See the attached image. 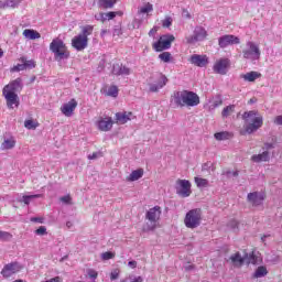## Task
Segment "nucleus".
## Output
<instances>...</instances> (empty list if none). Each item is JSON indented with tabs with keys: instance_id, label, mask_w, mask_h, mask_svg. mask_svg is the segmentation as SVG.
Returning a JSON list of instances; mask_svg holds the SVG:
<instances>
[{
	"instance_id": "1",
	"label": "nucleus",
	"mask_w": 282,
	"mask_h": 282,
	"mask_svg": "<svg viewBox=\"0 0 282 282\" xmlns=\"http://www.w3.org/2000/svg\"><path fill=\"white\" fill-rule=\"evenodd\" d=\"M172 102L176 107H197L199 105V95L191 90L174 91Z\"/></svg>"
},
{
	"instance_id": "2",
	"label": "nucleus",
	"mask_w": 282,
	"mask_h": 282,
	"mask_svg": "<svg viewBox=\"0 0 282 282\" xmlns=\"http://www.w3.org/2000/svg\"><path fill=\"white\" fill-rule=\"evenodd\" d=\"M242 120H245V131L249 135L259 131L263 127V116L259 115V111L251 110L245 111L242 115Z\"/></svg>"
},
{
	"instance_id": "3",
	"label": "nucleus",
	"mask_w": 282,
	"mask_h": 282,
	"mask_svg": "<svg viewBox=\"0 0 282 282\" xmlns=\"http://www.w3.org/2000/svg\"><path fill=\"white\" fill-rule=\"evenodd\" d=\"M50 51L54 53V58L57 62L65 61L69 58V51L67 50V45L63 40L56 37L50 44Z\"/></svg>"
},
{
	"instance_id": "4",
	"label": "nucleus",
	"mask_w": 282,
	"mask_h": 282,
	"mask_svg": "<svg viewBox=\"0 0 282 282\" xmlns=\"http://www.w3.org/2000/svg\"><path fill=\"white\" fill-rule=\"evenodd\" d=\"M242 56L247 61H259L261 58V48H259L257 43L248 41L242 50Z\"/></svg>"
},
{
	"instance_id": "5",
	"label": "nucleus",
	"mask_w": 282,
	"mask_h": 282,
	"mask_svg": "<svg viewBox=\"0 0 282 282\" xmlns=\"http://www.w3.org/2000/svg\"><path fill=\"white\" fill-rule=\"evenodd\" d=\"M184 224L186 228H198L202 225V209H191L187 212Z\"/></svg>"
},
{
	"instance_id": "6",
	"label": "nucleus",
	"mask_w": 282,
	"mask_h": 282,
	"mask_svg": "<svg viewBox=\"0 0 282 282\" xmlns=\"http://www.w3.org/2000/svg\"><path fill=\"white\" fill-rule=\"evenodd\" d=\"M175 41V35L173 34H165L162 35L158 42L153 43V50L155 52H164V50H171V45Z\"/></svg>"
},
{
	"instance_id": "7",
	"label": "nucleus",
	"mask_w": 282,
	"mask_h": 282,
	"mask_svg": "<svg viewBox=\"0 0 282 282\" xmlns=\"http://www.w3.org/2000/svg\"><path fill=\"white\" fill-rule=\"evenodd\" d=\"M206 36H208L206 29L202 26H196L193 35H188L185 39H186V43H188L189 45H195V43H199V41H204Z\"/></svg>"
},
{
	"instance_id": "8",
	"label": "nucleus",
	"mask_w": 282,
	"mask_h": 282,
	"mask_svg": "<svg viewBox=\"0 0 282 282\" xmlns=\"http://www.w3.org/2000/svg\"><path fill=\"white\" fill-rule=\"evenodd\" d=\"M23 270V265L19 262H11L3 267L1 274L4 279H10L13 274H17Z\"/></svg>"
},
{
	"instance_id": "9",
	"label": "nucleus",
	"mask_w": 282,
	"mask_h": 282,
	"mask_svg": "<svg viewBox=\"0 0 282 282\" xmlns=\"http://www.w3.org/2000/svg\"><path fill=\"white\" fill-rule=\"evenodd\" d=\"M175 191L180 197H191V182L186 180H177Z\"/></svg>"
},
{
	"instance_id": "10",
	"label": "nucleus",
	"mask_w": 282,
	"mask_h": 282,
	"mask_svg": "<svg viewBox=\"0 0 282 282\" xmlns=\"http://www.w3.org/2000/svg\"><path fill=\"white\" fill-rule=\"evenodd\" d=\"M160 215H162V212L160 210V206H155L147 213L145 217L150 221V225H148V230H153L155 228V224H158V219H160Z\"/></svg>"
},
{
	"instance_id": "11",
	"label": "nucleus",
	"mask_w": 282,
	"mask_h": 282,
	"mask_svg": "<svg viewBox=\"0 0 282 282\" xmlns=\"http://www.w3.org/2000/svg\"><path fill=\"white\" fill-rule=\"evenodd\" d=\"M241 43V40L235 35H223L218 39V45L223 50L228 47V45H239Z\"/></svg>"
},
{
	"instance_id": "12",
	"label": "nucleus",
	"mask_w": 282,
	"mask_h": 282,
	"mask_svg": "<svg viewBox=\"0 0 282 282\" xmlns=\"http://www.w3.org/2000/svg\"><path fill=\"white\" fill-rule=\"evenodd\" d=\"M2 96L6 98L9 109H14V105L19 107V95L17 93L2 89Z\"/></svg>"
},
{
	"instance_id": "13",
	"label": "nucleus",
	"mask_w": 282,
	"mask_h": 282,
	"mask_svg": "<svg viewBox=\"0 0 282 282\" xmlns=\"http://www.w3.org/2000/svg\"><path fill=\"white\" fill-rule=\"evenodd\" d=\"M87 45H89V39H85L80 34L73 37L72 40V47L77 50V52H83V50H87Z\"/></svg>"
},
{
	"instance_id": "14",
	"label": "nucleus",
	"mask_w": 282,
	"mask_h": 282,
	"mask_svg": "<svg viewBox=\"0 0 282 282\" xmlns=\"http://www.w3.org/2000/svg\"><path fill=\"white\" fill-rule=\"evenodd\" d=\"M263 199H265V196L261 192H252L247 195V202H249L251 206H261Z\"/></svg>"
},
{
	"instance_id": "15",
	"label": "nucleus",
	"mask_w": 282,
	"mask_h": 282,
	"mask_svg": "<svg viewBox=\"0 0 282 282\" xmlns=\"http://www.w3.org/2000/svg\"><path fill=\"white\" fill-rule=\"evenodd\" d=\"M76 107H78V102L76 101V99H72L70 101L64 104L61 107V111L64 116H66V118H70V116L76 110Z\"/></svg>"
},
{
	"instance_id": "16",
	"label": "nucleus",
	"mask_w": 282,
	"mask_h": 282,
	"mask_svg": "<svg viewBox=\"0 0 282 282\" xmlns=\"http://www.w3.org/2000/svg\"><path fill=\"white\" fill-rule=\"evenodd\" d=\"M166 83H169V78H166L164 75H160L156 84H149V91L155 94L165 87Z\"/></svg>"
},
{
	"instance_id": "17",
	"label": "nucleus",
	"mask_w": 282,
	"mask_h": 282,
	"mask_svg": "<svg viewBox=\"0 0 282 282\" xmlns=\"http://www.w3.org/2000/svg\"><path fill=\"white\" fill-rule=\"evenodd\" d=\"M97 127L99 131H111L113 127V119H111V117L100 118L97 122Z\"/></svg>"
},
{
	"instance_id": "18",
	"label": "nucleus",
	"mask_w": 282,
	"mask_h": 282,
	"mask_svg": "<svg viewBox=\"0 0 282 282\" xmlns=\"http://www.w3.org/2000/svg\"><path fill=\"white\" fill-rule=\"evenodd\" d=\"M112 74L115 76H129V74H131V69L122 64H113Z\"/></svg>"
},
{
	"instance_id": "19",
	"label": "nucleus",
	"mask_w": 282,
	"mask_h": 282,
	"mask_svg": "<svg viewBox=\"0 0 282 282\" xmlns=\"http://www.w3.org/2000/svg\"><path fill=\"white\" fill-rule=\"evenodd\" d=\"M191 63L197 67H206V65H208V58L206 56L194 54L191 56Z\"/></svg>"
},
{
	"instance_id": "20",
	"label": "nucleus",
	"mask_w": 282,
	"mask_h": 282,
	"mask_svg": "<svg viewBox=\"0 0 282 282\" xmlns=\"http://www.w3.org/2000/svg\"><path fill=\"white\" fill-rule=\"evenodd\" d=\"M228 59L223 58L218 62H216V64L214 65V72H216V74H226L227 69H228Z\"/></svg>"
},
{
	"instance_id": "21",
	"label": "nucleus",
	"mask_w": 282,
	"mask_h": 282,
	"mask_svg": "<svg viewBox=\"0 0 282 282\" xmlns=\"http://www.w3.org/2000/svg\"><path fill=\"white\" fill-rule=\"evenodd\" d=\"M3 89L6 91H11L13 94H17V91H21L22 89V85H21V78H17L13 82H11L10 84L6 85L3 87Z\"/></svg>"
},
{
	"instance_id": "22",
	"label": "nucleus",
	"mask_w": 282,
	"mask_h": 282,
	"mask_svg": "<svg viewBox=\"0 0 282 282\" xmlns=\"http://www.w3.org/2000/svg\"><path fill=\"white\" fill-rule=\"evenodd\" d=\"M131 120V112H117L116 122L118 124H127Z\"/></svg>"
},
{
	"instance_id": "23",
	"label": "nucleus",
	"mask_w": 282,
	"mask_h": 282,
	"mask_svg": "<svg viewBox=\"0 0 282 282\" xmlns=\"http://www.w3.org/2000/svg\"><path fill=\"white\" fill-rule=\"evenodd\" d=\"M41 196V194H34V195H23V196H19L17 198V202H19L20 204H25V206H30V202H32V199H39Z\"/></svg>"
},
{
	"instance_id": "24",
	"label": "nucleus",
	"mask_w": 282,
	"mask_h": 282,
	"mask_svg": "<svg viewBox=\"0 0 282 282\" xmlns=\"http://www.w3.org/2000/svg\"><path fill=\"white\" fill-rule=\"evenodd\" d=\"M252 162H269L270 161V152L263 151L261 154H256L251 156Z\"/></svg>"
},
{
	"instance_id": "25",
	"label": "nucleus",
	"mask_w": 282,
	"mask_h": 282,
	"mask_svg": "<svg viewBox=\"0 0 282 282\" xmlns=\"http://www.w3.org/2000/svg\"><path fill=\"white\" fill-rule=\"evenodd\" d=\"M241 78H243V80H246L247 83H254L257 78H261V73L251 70L245 75H241Z\"/></svg>"
},
{
	"instance_id": "26",
	"label": "nucleus",
	"mask_w": 282,
	"mask_h": 282,
	"mask_svg": "<svg viewBox=\"0 0 282 282\" xmlns=\"http://www.w3.org/2000/svg\"><path fill=\"white\" fill-rule=\"evenodd\" d=\"M142 175H144V170L138 169L132 171L127 180L128 182H138V180L142 178Z\"/></svg>"
},
{
	"instance_id": "27",
	"label": "nucleus",
	"mask_w": 282,
	"mask_h": 282,
	"mask_svg": "<svg viewBox=\"0 0 282 282\" xmlns=\"http://www.w3.org/2000/svg\"><path fill=\"white\" fill-rule=\"evenodd\" d=\"M229 260L231 261L232 265H243L245 259L240 252H236L230 256Z\"/></svg>"
},
{
	"instance_id": "28",
	"label": "nucleus",
	"mask_w": 282,
	"mask_h": 282,
	"mask_svg": "<svg viewBox=\"0 0 282 282\" xmlns=\"http://www.w3.org/2000/svg\"><path fill=\"white\" fill-rule=\"evenodd\" d=\"M118 3V0H99L98 6L102 10H111L113 6Z\"/></svg>"
},
{
	"instance_id": "29",
	"label": "nucleus",
	"mask_w": 282,
	"mask_h": 282,
	"mask_svg": "<svg viewBox=\"0 0 282 282\" xmlns=\"http://www.w3.org/2000/svg\"><path fill=\"white\" fill-rule=\"evenodd\" d=\"M14 147H17V141L14 140V138L4 139V141L1 144L2 151L14 149Z\"/></svg>"
},
{
	"instance_id": "30",
	"label": "nucleus",
	"mask_w": 282,
	"mask_h": 282,
	"mask_svg": "<svg viewBox=\"0 0 282 282\" xmlns=\"http://www.w3.org/2000/svg\"><path fill=\"white\" fill-rule=\"evenodd\" d=\"M94 34V25H84L82 26V32L79 33V35L83 39H89V36H91Z\"/></svg>"
},
{
	"instance_id": "31",
	"label": "nucleus",
	"mask_w": 282,
	"mask_h": 282,
	"mask_svg": "<svg viewBox=\"0 0 282 282\" xmlns=\"http://www.w3.org/2000/svg\"><path fill=\"white\" fill-rule=\"evenodd\" d=\"M23 36H25V39H30V41H34L36 39H41V33L34 30L25 29L23 31Z\"/></svg>"
},
{
	"instance_id": "32",
	"label": "nucleus",
	"mask_w": 282,
	"mask_h": 282,
	"mask_svg": "<svg viewBox=\"0 0 282 282\" xmlns=\"http://www.w3.org/2000/svg\"><path fill=\"white\" fill-rule=\"evenodd\" d=\"M19 61L20 63H24L25 69H34V67H36V62H34L33 59L21 57Z\"/></svg>"
},
{
	"instance_id": "33",
	"label": "nucleus",
	"mask_w": 282,
	"mask_h": 282,
	"mask_svg": "<svg viewBox=\"0 0 282 282\" xmlns=\"http://www.w3.org/2000/svg\"><path fill=\"white\" fill-rule=\"evenodd\" d=\"M214 135L219 141H221V140H230V138H232V133H230L228 131L217 132Z\"/></svg>"
},
{
	"instance_id": "34",
	"label": "nucleus",
	"mask_w": 282,
	"mask_h": 282,
	"mask_svg": "<svg viewBox=\"0 0 282 282\" xmlns=\"http://www.w3.org/2000/svg\"><path fill=\"white\" fill-rule=\"evenodd\" d=\"M232 113H235V105H229L223 109L221 117L228 118V116H230Z\"/></svg>"
},
{
	"instance_id": "35",
	"label": "nucleus",
	"mask_w": 282,
	"mask_h": 282,
	"mask_svg": "<svg viewBox=\"0 0 282 282\" xmlns=\"http://www.w3.org/2000/svg\"><path fill=\"white\" fill-rule=\"evenodd\" d=\"M268 274V269L265 267H259L253 276L254 279H261V276H265Z\"/></svg>"
},
{
	"instance_id": "36",
	"label": "nucleus",
	"mask_w": 282,
	"mask_h": 282,
	"mask_svg": "<svg viewBox=\"0 0 282 282\" xmlns=\"http://www.w3.org/2000/svg\"><path fill=\"white\" fill-rule=\"evenodd\" d=\"M245 263L249 265V263H257V257L254 256V252L251 253H245L243 254Z\"/></svg>"
},
{
	"instance_id": "37",
	"label": "nucleus",
	"mask_w": 282,
	"mask_h": 282,
	"mask_svg": "<svg viewBox=\"0 0 282 282\" xmlns=\"http://www.w3.org/2000/svg\"><path fill=\"white\" fill-rule=\"evenodd\" d=\"M149 12H153V4L150 2L145 3V6L139 10L140 14H149Z\"/></svg>"
},
{
	"instance_id": "38",
	"label": "nucleus",
	"mask_w": 282,
	"mask_h": 282,
	"mask_svg": "<svg viewBox=\"0 0 282 282\" xmlns=\"http://www.w3.org/2000/svg\"><path fill=\"white\" fill-rule=\"evenodd\" d=\"M195 183L198 188H206L208 186V180L195 177Z\"/></svg>"
},
{
	"instance_id": "39",
	"label": "nucleus",
	"mask_w": 282,
	"mask_h": 282,
	"mask_svg": "<svg viewBox=\"0 0 282 282\" xmlns=\"http://www.w3.org/2000/svg\"><path fill=\"white\" fill-rule=\"evenodd\" d=\"M12 239V234L8 231H0V241H10Z\"/></svg>"
},
{
	"instance_id": "40",
	"label": "nucleus",
	"mask_w": 282,
	"mask_h": 282,
	"mask_svg": "<svg viewBox=\"0 0 282 282\" xmlns=\"http://www.w3.org/2000/svg\"><path fill=\"white\" fill-rule=\"evenodd\" d=\"M159 58L163 61V63H170L171 62V53L170 52H163L159 55Z\"/></svg>"
},
{
	"instance_id": "41",
	"label": "nucleus",
	"mask_w": 282,
	"mask_h": 282,
	"mask_svg": "<svg viewBox=\"0 0 282 282\" xmlns=\"http://www.w3.org/2000/svg\"><path fill=\"white\" fill-rule=\"evenodd\" d=\"M221 105H224V100L221 99V96H217L214 100H213V109H217V107H221Z\"/></svg>"
},
{
	"instance_id": "42",
	"label": "nucleus",
	"mask_w": 282,
	"mask_h": 282,
	"mask_svg": "<svg viewBox=\"0 0 282 282\" xmlns=\"http://www.w3.org/2000/svg\"><path fill=\"white\" fill-rule=\"evenodd\" d=\"M108 96H112V98L118 97V87L117 86H110L108 88Z\"/></svg>"
},
{
	"instance_id": "43",
	"label": "nucleus",
	"mask_w": 282,
	"mask_h": 282,
	"mask_svg": "<svg viewBox=\"0 0 282 282\" xmlns=\"http://www.w3.org/2000/svg\"><path fill=\"white\" fill-rule=\"evenodd\" d=\"M113 257H116V253H113L111 251H106V252L101 253V259L104 261H109V259H113Z\"/></svg>"
},
{
	"instance_id": "44",
	"label": "nucleus",
	"mask_w": 282,
	"mask_h": 282,
	"mask_svg": "<svg viewBox=\"0 0 282 282\" xmlns=\"http://www.w3.org/2000/svg\"><path fill=\"white\" fill-rule=\"evenodd\" d=\"M173 25V18L171 17H166L163 21H162V26L163 28H171Z\"/></svg>"
},
{
	"instance_id": "45",
	"label": "nucleus",
	"mask_w": 282,
	"mask_h": 282,
	"mask_svg": "<svg viewBox=\"0 0 282 282\" xmlns=\"http://www.w3.org/2000/svg\"><path fill=\"white\" fill-rule=\"evenodd\" d=\"M35 235L43 237V235H47V228L45 226H41L35 230Z\"/></svg>"
},
{
	"instance_id": "46",
	"label": "nucleus",
	"mask_w": 282,
	"mask_h": 282,
	"mask_svg": "<svg viewBox=\"0 0 282 282\" xmlns=\"http://www.w3.org/2000/svg\"><path fill=\"white\" fill-rule=\"evenodd\" d=\"M7 8H17L21 1L19 0H7Z\"/></svg>"
},
{
	"instance_id": "47",
	"label": "nucleus",
	"mask_w": 282,
	"mask_h": 282,
	"mask_svg": "<svg viewBox=\"0 0 282 282\" xmlns=\"http://www.w3.org/2000/svg\"><path fill=\"white\" fill-rule=\"evenodd\" d=\"M25 64L24 63H21V64H18L15 66H13V68L11 69V72H23L25 70Z\"/></svg>"
},
{
	"instance_id": "48",
	"label": "nucleus",
	"mask_w": 282,
	"mask_h": 282,
	"mask_svg": "<svg viewBox=\"0 0 282 282\" xmlns=\"http://www.w3.org/2000/svg\"><path fill=\"white\" fill-rule=\"evenodd\" d=\"M24 127H25V129H35L36 123L33 120H26V121H24Z\"/></svg>"
},
{
	"instance_id": "49",
	"label": "nucleus",
	"mask_w": 282,
	"mask_h": 282,
	"mask_svg": "<svg viewBox=\"0 0 282 282\" xmlns=\"http://www.w3.org/2000/svg\"><path fill=\"white\" fill-rule=\"evenodd\" d=\"M88 276L90 279H98V272H96L95 270L93 269H89L88 272H87Z\"/></svg>"
},
{
	"instance_id": "50",
	"label": "nucleus",
	"mask_w": 282,
	"mask_h": 282,
	"mask_svg": "<svg viewBox=\"0 0 282 282\" xmlns=\"http://www.w3.org/2000/svg\"><path fill=\"white\" fill-rule=\"evenodd\" d=\"M117 15H118V12H113V11L107 12L108 21L116 19Z\"/></svg>"
},
{
	"instance_id": "51",
	"label": "nucleus",
	"mask_w": 282,
	"mask_h": 282,
	"mask_svg": "<svg viewBox=\"0 0 282 282\" xmlns=\"http://www.w3.org/2000/svg\"><path fill=\"white\" fill-rule=\"evenodd\" d=\"M100 156V152H94L93 154L88 155V160H98Z\"/></svg>"
},
{
	"instance_id": "52",
	"label": "nucleus",
	"mask_w": 282,
	"mask_h": 282,
	"mask_svg": "<svg viewBox=\"0 0 282 282\" xmlns=\"http://www.w3.org/2000/svg\"><path fill=\"white\" fill-rule=\"evenodd\" d=\"M182 18H183V19H191V13L188 12V10L183 9V11H182Z\"/></svg>"
},
{
	"instance_id": "53",
	"label": "nucleus",
	"mask_w": 282,
	"mask_h": 282,
	"mask_svg": "<svg viewBox=\"0 0 282 282\" xmlns=\"http://www.w3.org/2000/svg\"><path fill=\"white\" fill-rule=\"evenodd\" d=\"M262 149H263V151H270V149H274V144L273 143H264Z\"/></svg>"
},
{
	"instance_id": "54",
	"label": "nucleus",
	"mask_w": 282,
	"mask_h": 282,
	"mask_svg": "<svg viewBox=\"0 0 282 282\" xmlns=\"http://www.w3.org/2000/svg\"><path fill=\"white\" fill-rule=\"evenodd\" d=\"M102 17H104V15H102V12L95 14L96 21H101V23H105V20H104Z\"/></svg>"
},
{
	"instance_id": "55",
	"label": "nucleus",
	"mask_w": 282,
	"mask_h": 282,
	"mask_svg": "<svg viewBox=\"0 0 282 282\" xmlns=\"http://www.w3.org/2000/svg\"><path fill=\"white\" fill-rule=\"evenodd\" d=\"M129 268H131L132 270L138 268V262L135 260L129 261L128 262Z\"/></svg>"
},
{
	"instance_id": "56",
	"label": "nucleus",
	"mask_w": 282,
	"mask_h": 282,
	"mask_svg": "<svg viewBox=\"0 0 282 282\" xmlns=\"http://www.w3.org/2000/svg\"><path fill=\"white\" fill-rule=\"evenodd\" d=\"M61 202H63L64 204H69V202H72V197L64 196V197L61 198Z\"/></svg>"
},
{
	"instance_id": "57",
	"label": "nucleus",
	"mask_w": 282,
	"mask_h": 282,
	"mask_svg": "<svg viewBox=\"0 0 282 282\" xmlns=\"http://www.w3.org/2000/svg\"><path fill=\"white\" fill-rule=\"evenodd\" d=\"M274 123H275V124H279V126H282V116L275 117Z\"/></svg>"
},
{
	"instance_id": "58",
	"label": "nucleus",
	"mask_w": 282,
	"mask_h": 282,
	"mask_svg": "<svg viewBox=\"0 0 282 282\" xmlns=\"http://www.w3.org/2000/svg\"><path fill=\"white\" fill-rule=\"evenodd\" d=\"M118 276H119V274H118V272H111V274H110V280L111 281H116V279H118Z\"/></svg>"
},
{
	"instance_id": "59",
	"label": "nucleus",
	"mask_w": 282,
	"mask_h": 282,
	"mask_svg": "<svg viewBox=\"0 0 282 282\" xmlns=\"http://www.w3.org/2000/svg\"><path fill=\"white\" fill-rule=\"evenodd\" d=\"M210 166H213V163L207 162L203 165V171H208V169H210Z\"/></svg>"
},
{
	"instance_id": "60",
	"label": "nucleus",
	"mask_w": 282,
	"mask_h": 282,
	"mask_svg": "<svg viewBox=\"0 0 282 282\" xmlns=\"http://www.w3.org/2000/svg\"><path fill=\"white\" fill-rule=\"evenodd\" d=\"M155 32H158V29L153 28L149 31V36H154Z\"/></svg>"
},
{
	"instance_id": "61",
	"label": "nucleus",
	"mask_w": 282,
	"mask_h": 282,
	"mask_svg": "<svg viewBox=\"0 0 282 282\" xmlns=\"http://www.w3.org/2000/svg\"><path fill=\"white\" fill-rule=\"evenodd\" d=\"M254 102H257V97H253L248 100V105H254Z\"/></svg>"
},
{
	"instance_id": "62",
	"label": "nucleus",
	"mask_w": 282,
	"mask_h": 282,
	"mask_svg": "<svg viewBox=\"0 0 282 282\" xmlns=\"http://www.w3.org/2000/svg\"><path fill=\"white\" fill-rule=\"evenodd\" d=\"M144 280L142 279V276H138L137 279H134L132 282H143Z\"/></svg>"
},
{
	"instance_id": "63",
	"label": "nucleus",
	"mask_w": 282,
	"mask_h": 282,
	"mask_svg": "<svg viewBox=\"0 0 282 282\" xmlns=\"http://www.w3.org/2000/svg\"><path fill=\"white\" fill-rule=\"evenodd\" d=\"M102 19H104V23H105V21H109V18H108V15H107V13H102Z\"/></svg>"
},
{
	"instance_id": "64",
	"label": "nucleus",
	"mask_w": 282,
	"mask_h": 282,
	"mask_svg": "<svg viewBox=\"0 0 282 282\" xmlns=\"http://www.w3.org/2000/svg\"><path fill=\"white\" fill-rule=\"evenodd\" d=\"M0 8H8L7 2H1V1H0Z\"/></svg>"
}]
</instances>
